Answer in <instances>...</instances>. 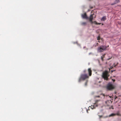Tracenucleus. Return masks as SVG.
Instances as JSON below:
<instances>
[{
	"mask_svg": "<svg viewBox=\"0 0 121 121\" xmlns=\"http://www.w3.org/2000/svg\"><path fill=\"white\" fill-rule=\"evenodd\" d=\"M87 71L85 70L83 71V72L84 74H82L80 75V76L78 79V82H80L81 81H84L86 79L88 78L89 77L86 73Z\"/></svg>",
	"mask_w": 121,
	"mask_h": 121,
	"instance_id": "nucleus-1",
	"label": "nucleus"
},
{
	"mask_svg": "<svg viewBox=\"0 0 121 121\" xmlns=\"http://www.w3.org/2000/svg\"><path fill=\"white\" fill-rule=\"evenodd\" d=\"M109 76V75L108 74V72L107 71H105L103 73L102 77L105 80H108V77Z\"/></svg>",
	"mask_w": 121,
	"mask_h": 121,
	"instance_id": "nucleus-2",
	"label": "nucleus"
},
{
	"mask_svg": "<svg viewBox=\"0 0 121 121\" xmlns=\"http://www.w3.org/2000/svg\"><path fill=\"white\" fill-rule=\"evenodd\" d=\"M107 47L105 45H101L98 47L97 49V51L99 52H102L106 50Z\"/></svg>",
	"mask_w": 121,
	"mask_h": 121,
	"instance_id": "nucleus-3",
	"label": "nucleus"
},
{
	"mask_svg": "<svg viewBox=\"0 0 121 121\" xmlns=\"http://www.w3.org/2000/svg\"><path fill=\"white\" fill-rule=\"evenodd\" d=\"M96 16V15L94 13H93L92 14H91L90 15V17L88 18V19H89V20L91 23H93L92 21L93 18L94 17H95Z\"/></svg>",
	"mask_w": 121,
	"mask_h": 121,
	"instance_id": "nucleus-4",
	"label": "nucleus"
},
{
	"mask_svg": "<svg viewBox=\"0 0 121 121\" xmlns=\"http://www.w3.org/2000/svg\"><path fill=\"white\" fill-rule=\"evenodd\" d=\"M107 88L108 90H111L114 88V87L112 84H109L107 86Z\"/></svg>",
	"mask_w": 121,
	"mask_h": 121,
	"instance_id": "nucleus-5",
	"label": "nucleus"
},
{
	"mask_svg": "<svg viewBox=\"0 0 121 121\" xmlns=\"http://www.w3.org/2000/svg\"><path fill=\"white\" fill-rule=\"evenodd\" d=\"M116 115H117V116H121V114L118 111L116 114H114V113L112 114H111L109 115V117H112V116H115Z\"/></svg>",
	"mask_w": 121,
	"mask_h": 121,
	"instance_id": "nucleus-6",
	"label": "nucleus"
},
{
	"mask_svg": "<svg viewBox=\"0 0 121 121\" xmlns=\"http://www.w3.org/2000/svg\"><path fill=\"white\" fill-rule=\"evenodd\" d=\"M82 17L83 18H85L86 19H88V17H87L86 13H84L83 14H82Z\"/></svg>",
	"mask_w": 121,
	"mask_h": 121,
	"instance_id": "nucleus-7",
	"label": "nucleus"
},
{
	"mask_svg": "<svg viewBox=\"0 0 121 121\" xmlns=\"http://www.w3.org/2000/svg\"><path fill=\"white\" fill-rule=\"evenodd\" d=\"M88 73L89 76H91L92 74V70L91 68H89L88 69Z\"/></svg>",
	"mask_w": 121,
	"mask_h": 121,
	"instance_id": "nucleus-8",
	"label": "nucleus"
},
{
	"mask_svg": "<svg viewBox=\"0 0 121 121\" xmlns=\"http://www.w3.org/2000/svg\"><path fill=\"white\" fill-rule=\"evenodd\" d=\"M97 105H96V104H94V105H91V108L92 109H93L94 108H95L96 107H97Z\"/></svg>",
	"mask_w": 121,
	"mask_h": 121,
	"instance_id": "nucleus-9",
	"label": "nucleus"
},
{
	"mask_svg": "<svg viewBox=\"0 0 121 121\" xmlns=\"http://www.w3.org/2000/svg\"><path fill=\"white\" fill-rule=\"evenodd\" d=\"M120 1L119 0H115L114 3H112L111 4V5H113L117 3H119Z\"/></svg>",
	"mask_w": 121,
	"mask_h": 121,
	"instance_id": "nucleus-10",
	"label": "nucleus"
},
{
	"mask_svg": "<svg viewBox=\"0 0 121 121\" xmlns=\"http://www.w3.org/2000/svg\"><path fill=\"white\" fill-rule=\"evenodd\" d=\"M118 64V63H117L116 64H115V63H114L112 66H111L110 67V69H112L114 67H115Z\"/></svg>",
	"mask_w": 121,
	"mask_h": 121,
	"instance_id": "nucleus-11",
	"label": "nucleus"
},
{
	"mask_svg": "<svg viewBox=\"0 0 121 121\" xmlns=\"http://www.w3.org/2000/svg\"><path fill=\"white\" fill-rule=\"evenodd\" d=\"M106 17L104 16L102 18L101 20L102 21H104L106 20Z\"/></svg>",
	"mask_w": 121,
	"mask_h": 121,
	"instance_id": "nucleus-12",
	"label": "nucleus"
},
{
	"mask_svg": "<svg viewBox=\"0 0 121 121\" xmlns=\"http://www.w3.org/2000/svg\"><path fill=\"white\" fill-rule=\"evenodd\" d=\"M86 24V22H82L81 23V24L82 25L85 26Z\"/></svg>",
	"mask_w": 121,
	"mask_h": 121,
	"instance_id": "nucleus-13",
	"label": "nucleus"
},
{
	"mask_svg": "<svg viewBox=\"0 0 121 121\" xmlns=\"http://www.w3.org/2000/svg\"><path fill=\"white\" fill-rule=\"evenodd\" d=\"M105 55V54L103 55L101 57V59L102 61L104 60L103 58L104 57Z\"/></svg>",
	"mask_w": 121,
	"mask_h": 121,
	"instance_id": "nucleus-14",
	"label": "nucleus"
},
{
	"mask_svg": "<svg viewBox=\"0 0 121 121\" xmlns=\"http://www.w3.org/2000/svg\"><path fill=\"white\" fill-rule=\"evenodd\" d=\"M88 81L86 80L85 82V86H87V83H88Z\"/></svg>",
	"mask_w": 121,
	"mask_h": 121,
	"instance_id": "nucleus-15",
	"label": "nucleus"
},
{
	"mask_svg": "<svg viewBox=\"0 0 121 121\" xmlns=\"http://www.w3.org/2000/svg\"><path fill=\"white\" fill-rule=\"evenodd\" d=\"M93 23H91V24H92L93 23H94L96 25V24H97V22H96L95 21L93 22H92Z\"/></svg>",
	"mask_w": 121,
	"mask_h": 121,
	"instance_id": "nucleus-16",
	"label": "nucleus"
},
{
	"mask_svg": "<svg viewBox=\"0 0 121 121\" xmlns=\"http://www.w3.org/2000/svg\"><path fill=\"white\" fill-rule=\"evenodd\" d=\"M100 39V37L99 36H98L97 38V40H99Z\"/></svg>",
	"mask_w": 121,
	"mask_h": 121,
	"instance_id": "nucleus-17",
	"label": "nucleus"
},
{
	"mask_svg": "<svg viewBox=\"0 0 121 121\" xmlns=\"http://www.w3.org/2000/svg\"><path fill=\"white\" fill-rule=\"evenodd\" d=\"M114 109V108H113V106H111L110 108H109V109Z\"/></svg>",
	"mask_w": 121,
	"mask_h": 121,
	"instance_id": "nucleus-18",
	"label": "nucleus"
},
{
	"mask_svg": "<svg viewBox=\"0 0 121 121\" xmlns=\"http://www.w3.org/2000/svg\"><path fill=\"white\" fill-rule=\"evenodd\" d=\"M98 43H96V44L95 45V47H96L97 46H98Z\"/></svg>",
	"mask_w": 121,
	"mask_h": 121,
	"instance_id": "nucleus-19",
	"label": "nucleus"
},
{
	"mask_svg": "<svg viewBox=\"0 0 121 121\" xmlns=\"http://www.w3.org/2000/svg\"><path fill=\"white\" fill-rule=\"evenodd\" d=\"M101 24V23H98L97 22V24H96V25H100Z\"/></svg>",
	"mask_w": 121,
	"mask_h": 121,
	"instance_id": "nucleus-20",
	"label": "nucleus"
},
{
	"mask_svg": "<svg viewBox=\"0 0 121 121\" xmlns=\"http://www.w3.org/2000/svg\"><path fill=\"white\" fill-rule=\"evenodd\" d=\"M115 70H111V73H112L113 72V71H115Z\"/></svg>",
	"mask_w": 121,
	"mask_h": 121,
	"instance_id": "nucleus-21",
	"label": "nucleus"
},
{
	"mask_svg": "<svg viewBox=\"0 0 121 121\" xmlns=\"http://www.w3.org/2000/svg\"><path fill=\"white\" fill-rule=\"evenodd\" d=\"M112 80H113V82H114L115 81V79H112Z\"/></svg>",
	"mask_w": 121,
	"mask_h": 121,
	"instance_id": "nucleus-22",
	"label": "nucleus"
},
{
	"mask_svg": "<svg viewBox=\"0 0 121 121\" xmlns=\"http://www.w3.org/2000/svg\"><path fill=\"white\" fill-rule=\"evenodd\" d=\"M90 8L91 9H92V8H93V7H90Z\"/></svg>",
	"mask_w": 121,
	"mask_h": 121,
	"instance_id": "nucleus-23",
	"label": "nucleus"
},
{
	"mask_svg": "<svg viewBox=\"0 0 121 121\" xmlns=\"http://www.w3.org/2000/svg\"><path fill=\"white\" fill-rule=\"evenodd\" d=\"M87 113H88V110H87Z\"/></svg>",
	"mask_w": 121,
	"mask_h": 121,
	"instance_id": "nucleus-24",
	"label": "nucleus"
},
{
	"mask_svg": "<svg viewBox=\"0 0 121 121\" xmlns=\"http://www.w3.org/2000/svg\"><path fill=\"white\" fill-rule=\"evenodd\" d=\"M117 98V97H116L115 98V99H116Z\"/></svg>",
	"mask_w": 121,
	"mask_h": 121,
	"instance_id": "nucleus-25",
	"label": "nucleus"
},
{
	"mask_svg": "<svg viewBox=\"0 0 121 121\" xmlns=\"http://www.w3.org/2000/svg\"><path fill=\"white\" fill-rule=\"evenodd\" d=\"M102 25H103V24L102 23Z\"/></svg>",
	"mask_w": 121,
	"mask_h": 121,
	"instance_id": "nucleus-26",
	"label": "nucleus"
},
{
	"mask_svg": "<svg viewBox=\"0 0 121 121\" xmlns=\"http://www.w3.org/2000/svg\"><path fill=\"white\" fill-rule=\"evenodd\" d=\"M108 46H109L108 45V46L107 47H108Z\"/></svg>",
	"mask_w": 121,
	"mask_h": 121,
	"instance_id": "nucleus-27",
	"label": "nucleus"
},
{
	"mask_svg": "<svg viewBox=\"0 0 121 121\" xmlns=\"http://www.w3.org/2000/svg\"><path fill=\"white\" fill-rule=\"evenodd\" d=\"M98 42H99V41H98Z\"/></svg>",
	"mask_w": 121,
	"mask_h": 121,
	"instance_id": "nucleus-28",
	"label": "nucleus"
},
{
	"mask_svg": "<svg viewBox=\"0 0 121 121\" xmlns=\"http://www.w3.org/2000/svg\"><path fill=\"white\" fill-rule=\"evenodd\" d=\"M109 70H110V69H109Z\"/></svg>",
	"mask_w": 121,
	"mask_h": 121,
	"instance_id": "nucleus-29",
	"label": "nucleus"
},
{
	"mask_svg": "<svg viewBox=\"0 0 121 121\" xmlns=\"http://www.w3.org/2000/svg\"><path fill=\"white\" fill-rule=\"evenodd\" d=\"M91 0H89L90 1Z\"/></svg>",
	"mask_w": 121,
	"mask_h": 121,
	"instance_id": "nucleus-30",
	"label": "nucleus"
}]
</instances>
